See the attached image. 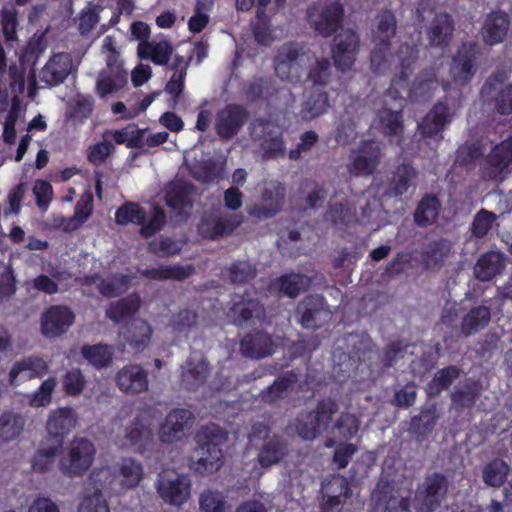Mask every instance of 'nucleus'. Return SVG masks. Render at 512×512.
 Segmentation results:
<instances>
[{
  "label": "nucleus",
  "mask_w": 512,
  "mask_h": 512,
  "mask_svg": "<svg viewBox=\"0 0 512 512\" xmlns=\"http://www.w3.org/2000/svg\"><path fill=\"white\" fill-rule=\"evenodd\" d=\"M47 371V364L40 358H28L17 362L9 373L10 383L14 384L19 374H24L27 378L39 377Z\"/></svg>",
  "instance_id": "55"
},
{
  "label": "nucleus",
  "mask_w": 512,
  "mask_h": 512,
  "mask_svg": "<svg viewBox=\"0 0 512 512\" xmlns=\"http://www.w3.org/2000/svg\"><path fill=\"white\" fill-rule=\"evenodd\" d=\"M483 390L482 383L477 380L467 379L455 387L451 394L452 403L459 408H471Z\"/></svg>",
  "instance_id": "41"
},
{
  "label": "nucleus",
  "mask_w": 512,
  "mask_h": 512,
  "mask_svg": "<svg viewBox=\"0 0 512 512\" xmlns=\"http://www.w3.org/2000/svg\"><path fill=\"white\" fill-rule=\"evenodd\" d=\"M229 316L236 326H243L263 321L266 310L258 298L253 297L249 291H245L232 296Z\"/></svg>",
  "instance_id": "10"
},
{
  "label": "nucleus",
  "mask_w": 512,
  "mask_h": 512,
  "mask_svg": "<svg viewBox=\"0 0 512 512\" xmlns=\"http://www.w3.org/2000/svg\"><path fill=\"white\" fill-rule=\"evenodd\" d=\"M449 481L440 472L426 474L423 482L418 485L415 497L414 508L416 512H433L447 496Z\"/></svg>",
  "instance_id": "4"
},
{
  "label": "nucleus",
  "mask_w": 512,
  "mask_h": 512,
  "mask_svg": "<svg viewBox=\"0 0 512 512\" xmlns=\"http://www.w3.org/2000/svg\"><path fill=\"white\" fill-rule=\"evenodd\" d=\"M141 306V298L137 293H131L127 297L111 302L106 309V316L115 324H119L126 318L136 314Z\"/></svg>",
  "instance_id": "38"
},
{
  "label": "nucleus",
  "mask_w": 512,
  "mask_h": 512,
  "mask_svg": "<svg viewBox=\"0 0 512 512\" xmlns=\"http://www.w3.org/2000/svg\"><path fill=\"white\" fill-rule=\"evenodd\" d=\"M257 269L248 260H236L223 270V275L231 284H244L256 277Z\"/></svg>",
  "instance_id": "50"
},
{
  "label": "nucleus",
  "mask_w": 512,
  "mask_h": 512,
  "mask_svg": "<svg viewBox=\"0 0 512 512\" xmlns=\"http://www.w3.org/2000/svg\"><path fill=\"white\" fill-rule=\"evenodd\" d=\"M438 418L436 404L426 405L418 415L411 418L408 432L417 438L425 437L434 430Z\"/></svg>",
  "instance_id": "39"
},
{
  "label": "nucleus",
  "mask_w": 512,
  "mask_h": 512,
  "mask_svg": "<svg viewBox=\"0 0 512 512\" xmlns=\"http://www.w3.org/2000/svg\"><path fill=\"white\" fill-rule=\"evenodd\" d=\"M241 222L240 215L211 213L201 218L197 231L203 239L219 240L232 235Z\"/></svg>",
  "instance_id": "13"
},
{
  "label": "nucleus",
  "mask_w": 512,
  "mask_h": 512,
  "mask_svg": "<svg viewBox=\"0 0 512 512\" xmlns=\"http://www.w3.org/2000/svg\"><path fill=\"white\" fill-rule=\"evenodd\" d=\"M461 370L457 366H448L437 371L428 384V394L437 396L441 391L450 387V385L459 378Z\"/></svg>",
  "instance_id": "56"
},
{
  "label": "nucleus",
  "mask_w": 512,
  "mask_h": 512,
  "mask_svg": "<svg viewBox=\"0 0 512 512\" xmlns=\"http://www.w3.org/2000/svg\"><path fill=\"white\" fill-rule=\"evenodd\" d=\"M287 453L288 449L285 440L273 434L259 448L257 459L262 468H269L278 464Z\"/></svg>",
  "instance_id": "29"
},
{
  "label": "nucleus",
  "mask_w": 512,
  "mask_h": 512,
  "mask_svg": "<svg viewBox=\"0 0 512 512\" xmlns=\"http://www.w3.org/2000/svg\"><path fill=\"white\" fill-rule=\"evenodd\" d=\"M402 110L388 106L387 101L376 113L373 127L386 137L399 136L404 130Z\"/></svg>",
  "instance_id": "25"
},
{
  "label": "nucleus",
  "mask_w": 512,
  "mask_h": 512,
  "mask_svg": "<svg viewBox=\"0 0 512 512\" xmlns=\"http://www.w3.org/2000/svg\"><path fill=\"white\" fill-rule=\"evenodd\" d=\"M193 414L187 409H174L169 412L160 426L159 437L164 443H174L182 439L193 423Z\"/></svg>",
  "instance_id": "19"
},
{
  "label": "nucleus",
  "mask_w": 512,
  "mask_h": 512,
  "mask_svg": "<svg viewBox=\"0 0 512 512\" xmlns=\"http://www.w3.org/2000/svg\"><path fill=\"white\" fill-rule=\"evenodd\" d=\"M300 322L307 329H316L331 319V312L321 296L306 297L298 306Z\"/></svg>",
  "instance_id": "21"
},
{
  "label": "nucleus",
  "mask_w": 512,
  "mask_h": 512,
  "mask_svg": "<svg viewBox=\"0 0 512 512\" xmlns=\"http://www.w3.org/2000/svg\"><path fill=\"white\" fill-rule=\"evenodd\" d=\"M343 8L338 3L320 6L310 5L306 10V19L310 27L322 37H330L340 27Z\"/></svg>",
  "instance_id": "7"
},
{
  "label": "nucleus",
  "mask_w": 512,
  "mask_h": 512,
  "mask_svg": "<svg viewBox=\"0 0 512 512\" xmlns=\"http://www.w3.org/2000/svg\"><path fill=\"white\" fill-rule=\"evenodd\" d=\"M191 482L186 475H181L172 470H166L159 474L157 491L160 497L167 503L180 506L190 497Z\"/></svg>",
  "instance_id": "11"
},
{
  "label": "nucleus",
  "mask_w": 512,
  "mask_h": 512,
  "mask_svg": "<svg viewBox=\"0 0 512 512\" xmlns=\"http://www.w3.org/2000/svg\"><path fill=\"white\" fill-rule=\"evenodd\" d=\"M227 440V433L215 424L203 426L196 434L194 469L200 474H212L223 465L220 445Z\"/></svg>",
  "instance_id": "1"
},
{
  "label": "nucleus",
  "mask_w": 512,
  "mask_h": 512,
  "mask_svg": "<svg viewBox=\"0 0 512 512\" xmlns=\"http://www.w3.org/2000/svg\"><path fill=\"white\" fill-rule=\"evenodd\" d=\"M321 493L322 497L329 499H348L351 496V491L347 479L340 475H333L329 478H326L322 482Z\"/></svg>",
  "instance_id": "58"
},
{
  "label": "nucleus",
  "mask_w": 512,
  "mask_h": 512,
  "mask_svg": "<svg viewBox=\"0 0 512 512\" xmlns=\"http://www.w3.org/2000/svg\"><path fill=\"white\" fill-rule=\"evenodd\" d=\"M274 349L275 344L271 335L264 331L248 333L240 341L241 354L252 359L270 356Z\"/></svg>",
  "instance_id": "23"
},
{
  "label": "nucleus",
  "mask_w": 512,
  "mask_h": 512,
  "mask_svg": "<svg viewBox=\"0 0 512 512\" xmlns=\"http://www.w3.org/2000/svg\"><path fill=\"white\" fill-rule=\"evenodd\" d=\"M506 79L505 73H494L481 88V96L493 104L497 113L504 116L512 114V83L504 85Z\"/></svg>",
  "instance_id": "9"
},
{
  "label": "nucleus",
  "mask_w": 512,
  "mask_h": 512,
  "mask_svg": "<svg viewBox=\"0 0 512 512\" xmlns=\"http://www.w3.org/2000/svg\"><path fill=\"white\" fill-rule=\"evenodd\" d=\"M383 157V147L375 140H364L350 154L347 171L355 176H370L375 173Z\"/></svg>",
  "instance_id": "6"
},
{
  "label": "nucleus",
  "mask_w": 512,
  "mask_h": 512,
  "mask_svg": "<svg viewBox=\"0 0 512 512\" xmlns=\"http://www.w3.org/2000/svg\"><path fill=\"white\" fill-rule=\"evenodd\" d=\"M61 448L62 445H57V443L49 441L48 439L42 441L32 459L33 470L40 473L48 471L53 465Z\"/></svg>",
  "instance_id": "48"
},
{
  "label": "nucleus",
  "mask_w": 512,
  "mask_h": 512,
  "mask_svg": "<svg viewBox=\"0 0 512 512\" xmlns=\"http://www.w3.org/2000/svg\"><path fill=\"white\" fill-rule=\"evenodd\" d=\"M491 319L490 309L487 306H477L470 309L462 318L461 334L469 337L485 328Z\"/></svg>",
  "instance_id": "42"
},
{
  "label": "nucleus",
  "mask_w": 512,
  "mask_h": 512,
  "mask_svg": "<svg viewBox=\"0 0 512 512\" xmlns=\"http://www.w3.org/2000/svg\"><path fill=\"white\" fill-rule=\"evenodd\" d=\"M193 187L183 182H172L166 189L165 202L168 207L176 211L178 215L186 214L187 209L192 208L190 198Z\"/></svg>",
  "instance_id": "28"
},
{
  "label": "nucleus",
  "mask_w": 512,
  "mask_h": 512,
  "mask_svg": "<svg viewBox=\"0 0 512 512\" xmlns=\"http://www.w3.org/2000/svg\"><path fill=\"white\" fill-rule=\"evenodd\" d=\"M373 497L383 512H410L408 499L389 485L375 491Z\"/></svg>",
  "instance_id": "34"
},
{
  "label": "nucleus",
  "mask_w": 512,
  "mask_h": 512,
  "mask_svg": "<svg viewBox=\"0 0 512 512\" xmlns=\"http://www.w3.org/2000/svg\"><path fill=\"white\" fill-rule=\"evenodd\" d=\"M356 137V123L353 118L345 113L333 132L332 147L349 145Z\"/></svg>",
  "instance_id": "57"
},
{
  "label": "nucleus",
  "mask_w": 512,
  "mask_h": 512,
  "mask_svg": "<svg viewBox=\"0 0 512 512\" xmlns=\"http://www.w3.org/2000/svg\"><path fill=\"white\" fill-rule=\"evenodd\" d=\"M339 411V404L335 399L330 397L319 400L311 413L316 420L317 427H320L323 432L331 430V423L334 416Z\"/></svg>",
  "instance_id": "49"
},
{
  "label": "nucleus",
  "mask_w": 512,
  "mask_h": 512,
  "mask_svg": "<svg viewBox=\"0 0 512 512\" xmlns=\"http://www.w3.org/2000/svg\"><path fill=\"white\" fill-rule=\"evenodd\" d=\"M330 107L329 95L322 89H313L309 92L301 105L300 117L311 121L323 115Z\"/></svg>",
  "instance_id": "32"
},
{
  "label": "nucleus",
  "mask_w": 512,
  "mask_h": 512,
  "mask_svg": "<svg viewBox=\"0 0 512 512\" xmlns=\"http://www.w3.org/2000/svg\"><path fill=\"white\" fill-rule=\"evenodd\" d=\"M391 44L374 43L370 54V67L375 74H385L400 69L404 77H409L411 66L415 63L417 55L414 47L407 43L400 44L395 52H390Z\"/></svg>",
  "instance_id": "2"
},
{
  "label": "nucleus",
  "mask_w": 512,
  "mask_h": 512,
  "mask_svg": "<svg viewBox=\"0 0 512 512\" xmlns=\"http://www.w3.org/2000/svg\"><path fill=\"white\" fill-rule=\"evenodd\" d=\"M209 376V363L204 358H189L182 365L181 385L189 391L203 386Z\"/></svg>",
  "instance_id": "26"
},
{
  "label": "nucleus",
  "mask_w": 512,
  "mask_h": 512,
  "mask_svg": "<svg viewBox=\"0 0 512 512\" xmlns=\"http://www.w3.org/2000/svg\"><path fill=\"white\" fill-rule=\"evenodd\" d=\"M151 327L141 319L133 320L124 328L123 336L137 352L143 351L150 342Z\"/></svg>",
  "instance_id": "45"
},
{
  "label": "nucleus",
  "mask_w": 512,
  "mask_h": 512,
  "mask_svg": "<svg viewBox=\"0 0 512 512\" xmlns=\"http://www.w3.org/2000/svg\"><path fill=\"white\" fill-rule=\"evenodd\" d=\"M310 285V279L302 274H289L279 279V290L283 294L294 298L305 291Z\"/></svg>",
  "instance_id": "63"
},
{
  "label": "nucleus",
  "mask_w": 512,
  "mask_h": 512,
  "mask_svg": "<svg viewBox=\"0 0 512 512\" xmlns=\"http://www.w3.org/2000/svg\"><path fill=\"white\" fill-rule=\"evenodd\" d=\"M251 137L261 146L264 157L277 158L284 154L283 141L279 127L271 121L257 119L251 123Z\"/></svg>",
  "instance_id": "12"
},
{
  "label": "nucleus",
  "mask_w": 512,
  "mask_h": 512,
  "mask_svg": "<svg viewBox=\"0 0 512 512\" xmlns=\"http://www.w3.org/2000/svg\"><path fill=\"white\" fill-rule=\"evenodd\" d=\"M360 421L352 413L343 412L331 427V433L341 439H350L357 434Z\"/></svg>",
  "instance_id": "61"
},
{
  "label": "nucleus",
  "mask_w": 512,
  "mask_h": 512,
  "mask_svg": "<svg viewBox=\"0 0 512 512\" xmlns=\"http://www.w3.org/2000/svg\"><path fill=\"white\" fill-rule=\"evenodd\" d=\"M417 20L426 26L425 32L431 47L445 48L452 40L454 21L445 12H436L428 0H421L416 9Z\"/></svg>",
  "instance_id": "3"
},
{
  "label": "nucleus",
  "mask_w": 512,
  "mask_h": 512,
  "mask_svg": "<svg viewBox=\"0 0 512 512\" xmlns=\"http://www.w3.org/2000/svg\"><path fill=\"white\" fill-rule=\"evenodd\" d=\"M172 53L173 47L168 41H144L138 45V56L141 59H151L157 65H166Z\"/></svg>",
  "instance_id": "46"
},
{
  "label": "nucleus",
  "mask_w": 512,
  "mask_h": 512,
  "mask_svg": "<svg viewBox=\"0 0 512 512\" xmlns=\"http://www.w3.org/2000/svg\"><path fill=\"white\" fill-rule=\"evenodd\" d=\"M285 194L284 184L277 181L268 183L262 192V202L249 207L248 214L256 218L273 217L282 209Z\"/></svg>",
  "instance_id": "15"
},
{
  "label": "nucleus",
  "mask_w": 512,
  "mask_h": 512,
  "mask_svg": "<svg viewBox=\"0 0 512 512\" xmlns=\"http://www.w3.org/2000/svg\"><path fill=\"white\" fill-rule=\"evenodd\" d=\"M25 418L22 414L5 411L0 415V443H8L17 439L25 428Z\"/></svg>",
  "instance_id": "43"
},
{
  "label": "nucleus",
  "mask_w": 512,
  "mask_h": 512,
  "mask_svg": "<svg viewBox=\"0 0 512 512\" xmlns=\"http://www.w3.org/2000/svg\"><path fill=\"white\" fill-rule=\"evenodd\" d=\"M94 474L89 478L85 488V496L78 506V512H110L109 505L100 488L93 486Z\"/></svg>",
  "instance_id": "47"
},
{
  "label": "nucleus",
  "mask_w": 512,
  "mask_h": 512,
  "mask_svg": "<svg viewBox=\"0 0 512 512\" xmlns=\"http://www.w3.org/2000/svg\"><path fill=\"white\" fill-rule=\"evenodd\" d=\"M306 54L304 47L296 43L282 45L275 56V71L282 79H288L291 66Z\"/></svg>",
  "instance_id": "36"
},
{
  "label": "nucleus",
  "mask_w": 512,
  "mask_h": 512,
  "mask_svg": "<svg viewBox=\"0 0 512 512\" xmlns=\"http://www.w3.org/2000/svg\"><path fill=\"white\" fill-rule=\"evenodd\" d=\"M359 49V35L350 28L341 30L335 35L330 50L335 67L342 72L349 71L357 59Z\"/></svg>",
  "instance_id": "8"
},
{
  "label": "nucleus",
  "mask_w": 512,
  "mask_h": 512,
  "mask_svg": "<svg viewBox=\"0 0 512 512\" xmlns=\"http://www.w3.org/2000/svg\"><path fill=\"white\" fill-rule=\"evenodd\" d=\"M324 219L335 227H344L353 222L354 211L347 200L329 203Z\"/></svg>",
  "instance_id": "52"
},
{
  "label": "nucleus",
  "mask_w": 512,
  "mask_h": 512,
  "mask_svg": "<svg viewBox=\"0 0 512 512\" xmlns=\"http://www.w3.org/2000/svg\"><path fill=\"white\" fill-rule=\"evenodd\" d=\"M417 172L409 164H402L397 167L393 177V192L395 195L405 194L410 187L416 184Z\"/></svg>",
  "instance_id": "59"
},
{
  "label": "nucleus",
  "mask_w": 512,
  "mask_h": 512,
  "mask_svg": "<svg viewBox=\"0 0 512 512\" xmlns=\"http://www.w3.org/2000/svg\"><path fill=\"white\" fill-rule=\"evenodd\" d=\"M512 164V137L495 145L487 156L485 176L488 179H499Z\"/></svg>",
  "instance_id": "22"
},
{
  "label": "nucleus",
  "mask_w": 512,
  "mask_h": 512,
  "mask_svg": "<svg viewBox=\"0 0 512 512\" xmlns=\"http://www.w3.org/2000/svg\"><path fill=\"white\" fill-rule=\"evenodd\" d=\"M246 119L247 112L242 106L229 104L217 112L215 130L220 138L231 139L239 132Z\"/></svg>",
  "instance_id": "20"
},
{
  "label": "nucleus",
  "mask_w": 512,
  "mask_h": 512,
  "mask_svg": "<svg viewBox=\"0 0 512 512\" xmlns=\"http://www.w3.org/2000/svg\"><path fill=\"white\" fill-rule=\"evenodd\" d=\"M81 354L92 366L100 369L107 367L112 362L113 348L108 345H84Z\"/></svg>",
  "instance_id": "53"
},
{
  "label": "nucleus",
  "mask_w": 512,
  "mask_h": 512,
  "mask_svg": "<svg viewBox=\"0 0 512 512\" xmlns=\"http://www.w3.org/2000/svg\"><path fill=\"white\" fill-rule=\"evenodd\" d=\"M125 436L130 444L139 450L144 449L153 440L151 428L140 417H136L132 424L127 427Z\"/></svg>",
  "instance_id": "54"
},
{
  "label": "nucleus",
  "mask_w": 512,
  "mask_h": 512,
  "mask_svg": "<svg viewBox=\"0 0 512 512\" xmlns=\"http://www.w3.org/2000/svg\"><path fill=\"white\" fill-rule=\"evenodd\" d=\"M127 83V72L123 68H104L96 82V90L101 98L120 90Z\"/></svg>",
  "instance_id": "35"
},
{
  "label": "nucleus",
  "mask_w": 512,
  "mask_h": 512,
  "mask_svg": "<svg viewBox=\"0 0 512 512\" xmlns=\"http://www.w3.org/2000/svg\"><path fill=\"white\" fill-rule=\"evenodd\" d=\"M509 26L510 19L508 14L502 11L490 13L482 28L484 42L489 45L503 42L507 36Z\"/></svg>",
  "instance_id": "27"
},
{
  "label": "nucleus",
  "mask_w": 512,
  "mask_h": 512,
  "mask_svg": "<svg viewBox=\"0 0 512 512\" xmlns=\"http://www.w3.org/2000/svg\"><path fill=\"white\" fill-rule=\"evenodd\" d=\"M451 117L452 114L449 112L447 105L439 102L423 119L419 125V130L423 136L433 137L444 129L445 125L451 121Z\"/></svg>",
  "instance_id": "33"
},
{
  "label": "nucleus",
  "mask_w": 512,
  "mask_h": 512,
  "mask_svg": "<svg viewBox=\"0 0 512 512\" xmlns=\"http://www.w3.org/2000/svg\"><path fill=\"white\" fill-rule=\"evenodd\" d=\"M451 252V244L447 240H439L429 244L420 256V263L426 270H439Z\"/></svg>",
  "instance_id": "37"
},
{
  "label": "nucleus",
  "mask_w": 512,
  "mask_h": 512,
  "mask_svg": "<svg viewBox=\"0 0 512 512\" xmlns=\"http://www.w3.org/2000/svg\"><path fill=\"white\" fill-rule=\"evenodd\" d=\"M478 55V45L474 42L463 43L457 50L450 66V74L456 84L465 85L473 78L477 71Z\"/></svg>",
  "instance_id": "14"
},
{
  "label": "nucleus",
  "mask_w": 512,
  "mask_h": 512,
  "mask_svg": "<svg viewBox=\"0 0 512 512\" xmlns=\"http://www.w3.org/2000/svg\"><path fill=\"white\" fill-rule=\"evenodd\" d=\"M74 319V313L67 306H51L41 316V332L47 338L59 337L68 331Z\"/></svg>",
  "instance_id": "16"
},
{
  "label": "nucleus",
  "mask_w": 512,
  "mask_h": 512,
  "mask_svg": "<svg viewBox=\"0 0 512 512\" xmlns=\"http://www.w3.org/2000/svg\"><path fill=\"white\" fill-rule=\"evenodd\" d=\"M121 485L127 489L136 487L143 477L142 465L132 458L123 459L119 470Z\"/></svg>",
  "instance_id": "62"
},
{
  "label": "nucleus",
  "mask_w": 512,
  "mask_h": 512,
  "mask_svg": "<svg viewBox=\"0 0 512 512\" xmlns=\"http://www.w3.org/2000/svg\"><path fill=\"white\" fill-rule=\"evenodd\" d=\"M141 276L156 281L175 280L183 281L195 272L193 265L159 266L151 269H138Z\"/></svg>",
  "instance_id": "31"
},
{
  "label": "nucleus",
  "mask_w": 512,
  "mask_h": 512,
  "mask_svg": "<svg viewBox=\"0 0 512 512\" xmlns=\"http://www.w3.org/2000/svg\"><path fill=\"white\" fill-rule=\"evenodd\" d=\"M439 206V201L435 196H425L414 213L415 222L424 227L431 224L438 215Z\"/></svg>",
  "instance_id": "60"
},
{
  "label": "nucleus",
  "mask_w": 512,
  "mask_h": 512,
  "mask_svg": "<svg viewBox=\"0 0 512 512\" xmlns=\"http://www.w3.org/2000/svg\"><path fill=\"white\" fill-rule=\"evenodd\" d=\"M96 449L85 437H75L59 461L61 472L69 477L82 476L93 464Z\"/></svg>",
  "instance_id": "5"
},
{
  "label": "nucleus",
  "mask_w": 512,
  "mask_h": 512,
  "mask_svg": "<svg viewBox=\"0 0 512 512\" xmlns=\"http://www.w3.org/2000/svg\"><path fill=\"white\" fill-rule=\"evenodd\" d=\"M315 421L311 411L300 413L298 417L287 426V433L291 436L297 435L304 440H313L323 433L321 428L317 427Z\"/></svg>",
  "instance_id": "44"
},
{
  "label": "nucleus",
  "mask_w": 512,
  "mask_h": 512,
  "mask_svg": "<svg viewBox=\"0 0 512 512\" xmlns=\"http://www.w3.org/2000/svg\"><path fill=\"white\" fill-rule=\"evenodd\" d=\"M119 390L128 395H137L149 390L147 371L138 364H127L115 375Z\"/></svg>",
  "instance_id": "18"
},
{
  "label": "nucleus",
  "mask_w": 512,
  "mask_h": 512,
  "mask_svg": "<svg viewBox=\"0 0 512 512\" xmlns=\"http://www.w3.org/2000/svg\"><path fill=\"white\" fill-rule=\"evenodd\" d=\"M504 269V257L498 252H488L482 255L475 267V277L481 281H489L500 274Z\"/></svg>",
  "instance_id": "40"
},
{
  "label": "nucleus",
  "mask_w": 512,
  "mask_h": 512,
  "mask_svg": "<svg viewBox=\"0 0 512 512\" xmlns=\"http://www.w3.org/2000/svg\"><path fill=\"white\" fill-rule=\"evenodd\" d=\"M73 62L68 53L54 54L40 71V79L48 86L62 83L72 72Z\"/></svg>",
  "instance_id": "24"
},
{
  "label": "nucleus",
  "mask_w": 512,
  "mask_h": 512,
  "mask_svg": "<svg viewBox=\"0 0 512 512\" xmlns=\"http://www.w3.org/2000/svg\"><path fill=\"white\" fill-rule=\"evenodd\" d=\"M437 87L436 70L434 68L424 69L414 80L410 97L414 100H421L430 97L431 92Z\"/></svg>",
  "instance_id": "51"
},
{
  "label": "nucleus",
  "mask_w": 512,
  "mask_h": 512,
  "mask_svg": "<svg viewBox=\"0 0 512 512\" xmlns=\"http://www.w3.org/2000/svg\"><path fill=\"white\" fill-rule=\"evenodd\" d=\"M199 508L201 512H225V497L218 490L206 489L199 495Z\"/></svg>",
  "instance_id": "64"
},
{
  "label": "nucleus",
  "mask_w": 512,
  "mask_h": 512,
  "mask_svg": "<svg viewBox=\"0 0 512 512\" xmlns=\"http://www.w3.org/2000/svg\"><path fill=\"white\" fill-rule=\"evenodd\" d=\"M78 414L73 408L61 407L50 412L46 422L48 440L63 445L64 438L76 427Z\"/></svg>",
  "instance_id": "17"
},
{
  "label": "nucleus",
  "mask_w": 512,
  "mask_h": 512,
  "mask_svg": "<svg viewBox=\"0 0 512 512\" xmlns=\"http://www.w3.org/2000/svg\"><path fill=\"white\" fill-rule=\"evenodd\" d=\"M398 21L393 11L389 9L380 10L375 17V27L373 29V42L391 44V39L396 36Z\"/></svg>",
  "instance_id": "30"
}]
</instances>
